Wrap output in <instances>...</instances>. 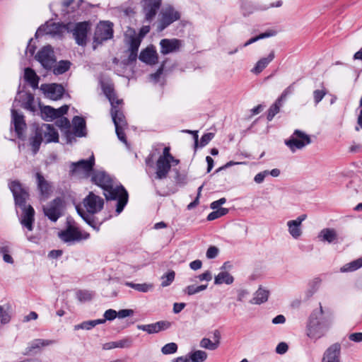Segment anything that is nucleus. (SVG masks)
<instances>
[{"label": "nucleus", "instance_id": "f257e3e1", "mask_svg": "<svg viewBox=\"0 0 362 362\" xmlns=\"http://www.w3.org/2000/svg\"><path fill=\"white\" fill-rule=\"evenodd\" d=\"M92 182L104 190L105 199L117 201L116 214L119 215L128 202V193L122 185L116 184L114 180L103 170L93 171Z\"/></svg>", "mask_w": 362, "mask_h": 362}, {"label": "nucleus", "instance_id": "f03ea898", "mask_svg": "<svg viewBox=\"0 0 362 362\" xmlns=\"http://www.w3.org/2000/svg\"><path fill=\"white\" fill-rule=\"evenodd\" d=\"M8 185L13 194L16 206L22 210V213L19 216L21 224L28 231H32L35 221V210L31 205L26 204V202L29 198L28 189L17 180L11 181Z\"/></svg>", "mask_w": 362, "mask_h": 362}, {"label": "nucleus", "instance_id": "7ed1b4c3", "mask_svg": "<svg viewBox=\"0 0 362 362\" xmlns=\"http://www.w3.org/2000/svg\"><path fill=\"white\" fill-rule=\"evenodd\" d=\"M103 90L111 105V116L115 127V132L118 139L127 144V141L124 129L127 126L125 117L122 110V100L117 98L113 88L110 85H103Z\"/></svg>", "mask_w": 362, "mask_h": 362}, {"label": "nucleus", "instance_id": "20e7f679", "mask_svg": "<svg viewBox=\"0 0 362 362\" xmlns=\"http://www.w3.org/2000/svg\"><path fill=\"white\" fill-rule=\"evenodd\" d=\"M324 314L321 304L318 310H314L309 317L306 327V335L312 340L317 341L323 337L332 325V319L320 317Z\"/></svg>", "mask_w": 362, "mask_h": 362}, {"label": "nucleus", "instance_id": "39448f33", "mask_svg": "<svg viewBox=\"0 0 362 362\" xmlns=\"http://www.w3.org/2000/svg\"><path fill=\"white\" fill-rule=\"evenodd\" d=\"M83 204L86 211L77 206L78 214L89 226L96 230H99V226L95 222L93 215L103 209L104 205L103 198L90 192L83 199Z\"/></svg>", "mask_w": 362, "mask_h": 362}, {"label": "nucleus", "instance_id": "423d86ee", "mask_svg": "<svg viewBox=\"0 0 362 362\" xmlns=\"http://www.w3.org/2000/svg\"><path fill=\"white\" fill-rule=\"evenodd\" d=\"M310 143L311 138L310 135L298 129H296L291 136L284 141L285 145L292 153L304 148Z\"/></svg>", "mask_w": 362, "mask_h": 362}, {"label": "nucleus", "instance_id": "0eeeda50", "mask_svg": "<svg viewBox=\"0 0 362 362\" xmlns=\"http://www.w3.org/2000/svg\"><path fill=\"white\" fill-rule=\"evenodd\" d=\"M180 13L173 6H164L160 13V18L158 25V30L163 31L170 25L180 18Z\"/></svg>", "mask_w": 362, "mask_h": 362}, {"label": "nucleus", "instance_id": "6e6552de", "mask_svg": "<svg viewBox=\"0 0 362 362\" xmlns=\"http://www.w3.org/2000/svg\"><path fill=\"white\" fill-rule=\"evenodd\" d=\"M60 239L66 243H74L82 240H87L90 235L86 232L81 231L78 228L69 225L67 228L59 233Z\"/></svg>", "mask_w": 362, "mask_h": 362}, {"label": "nucleus", "instance_id": "1a4fd4ad", "mask_svg": "<svg viewBox=\"0 0 362 362\" xmlns=\"http://www.w3.org/2000/svg\"><path fill=\"white\" fill-rule=\"evenodd\" d=\"M69 30L67 32H71L78 45L84 46L87 42V34L90 30V24L86 22H80L76 24L68 23Z\"/></svg>", "mask_w": 362, "mask_h": 362}, {"label": "nucleus", "instance_id": "9d476101", "mask_svg": "<svg viewBox=\"0 0 362 362\" xmlns=\"http://www.w3.org/2000/svg\"><path fill=\"white\" fill-rule=\"evenodd\" d=\"M69 26L67 24L62 25L53 22H47L44 25L37 29L35 36L38 37L43 35H49L52 37H61L65 31L69 30Z\"/></svg>", "mask_w": 362, "mask_h": 362}, {"label": "nucleus", "instance_id": "9b49d317", "mask_svg": "<svg viewBox=\"0 0 362 362\" xmlns=\"http://www.w3.org/2000/svg\"><path fill=\"white\" fill-rule=\"evenodd\" d=\"M179 163H174L171 160L158 158L155 165V172L151 176L152 180H163L168 177L173 166Z\"/></svg>", "mask_w": 362, "mask_h": 362}, {"label": "nucleus", "instance_id": "f8f14e48", "mask_svg": "<svg viewBox=\"0 0 362 362\" xmlns=\"http://www.w3.org/2000/svg\"><path fill=\"white\" fill-rule=\"evenodd\" d=\"M95 164L94 155L92 153L88 160H80L78 162L71 163L70 170L72 174L81 175L86 177H89Z\"/></svg>", "mask_w": 362, "mask_h": 362}, {"label": "nucleus", "instance_id": "ddd939ff", "mask_svg": "<svg viewBox=\"0 0 362 362\" xmlns=\"http://www.w3.org/2000/svg\"><path fill=\"white\" fill-rule=\"evenodd\" d=\"M43 211L51 221L56 222L63 214V201L56 198L43 207Z\"/></svg>", "mask_w": 362, "mask_h": 362}, {"label": "nucleus", "instance_id": "4468645a", "mask_svg": "<svg viewBox=\"0 0 362 362\" xmlns=\"http://www.w3.org/2000/svg\"><path fill=\"white\" fill-rule=\"evenodd\" d=\"M35 59L46 69H51L55 64L56 59L51 46H45L37 53Z\"/></svg>", "mask_w": 362, "mask_h": 362}, {"label": "nucleus", "instance_id": "2eb2a0df", "mask_svg": "<svg viewBox=\"0 0 362 362\" xmlns=\"http://www.w3.org/2000/svg\"><path fill=\"white\" fill-rule=\"evenodd\" d=\"M113 36L112 24L108 21L100 23L94 34V42L100 44L103 41L111 39Z\"/></svg>", "mask_w": 362, "mask_h": 362}, {"label": "nucleus", "instance_id": "dca6fc26", "mask_svg": "<svg viewBox=\"0 0 362 362\" xmlns=\"http://www.w3.org/2000/svg\"><path fill=\"white\" fill-rule=\"evenodd\" d=\"M141 6L145 20L151 22L161 6V0H141Z\"/></svg>", "mask_w": 362, "mask_h": 362}, {"label": "nucleus", "instance_id": "f3484780", "mask_svg": "<svg viewBox=\"0 0 362 362\" xmlns=\"http://www.w3.org/2000/svg\"><path fill=\"white\" fill-rule=\"evenodd\" d=\"M54 340L45 339H35L28 344L27 347L25 349L23 354L29 356L37 354L43 349V348L54 344Z\"/></svg>", "mask_w": 362, "mask_h": 362}, {"label": "nucleus", "instance_id": "a211bd4d", "mask_svg": "<svg viewBox=\"0 0 362 362\" xmlns=\"http://www.w3.org/2000/svg\"><path fill=\"white\" fill-rule=\"evenodd\" d=\"M307 216L302 214L294 220L288 221L286 226L289 235L295 240H298L303 234L302 223L306 219Z\"/></svg>", "mask_w": 362, "mask_h": 362}, {"label": "nucleus", "instance_id": "6ab92c4d", "mask_svg": "<svg viewBox=\"0 0 362 362\" xmlns=\"http://www.w3.org/2000/svg\"><path fill=\"white\" fill-rule=\"evenodd\" d=\"M182 45V41L177 38L162 39L160 41V53L163 55H166L179 52Z\"/></svg>", "mask_w": 362, "mask_h": 362}, {"label": "nucleus", "instance_id": "aec40b11", "mask_svg": "<svg viewBox=\"0 0 362 362\" xmlns=\"http://www.w3.org/2000/svg\"><path fill=\"white\" fill-rule=\"evenodd\" d=\"M37 130L45 143H57L59 141L58 132L52 124H42L40 127L37 128Z\"/></svg>", "mask_w": 362, "mask_h": 362}, {"label": "nucleus", "instance_id": "412c9836", "mask_svg": "<svg viewBox=\"0 0 362 362\" xmlns=\"http://www.w3.org/2000/svg\"><path fill=\"white\" fill-rule=\"evenodd\" d=\"M40 89L47 98L54 100L60 99L64 93V87L57 83L42 84Z\"/></svg>", "mask_w": 362, "mask_h": 362}, {"label": "nucleus", "instance_id": "4be33fe9", "mask_svg": "<svg viewBox=\"0 0 362 362\" xmlns=\"http://www.w3.org/2000/svg\"><path fill=\"white\" fill-rule=\"evenodd\" d=\"M69 110L68 105H63L59 108L54 109L50 106H45L41 109L42 117L47 121H52L66 114Z\"/></svg>", "mask_w": 362, "mask_h": 362}, {"label": "nucleus", "instance_id": "5701e85b", "mask_svg": "<svg viewBox=\"0 0 362 362\" xmlns=\"http://www.w3.org/2000/svg\"><path fill=\"white\" fill-rule=\"evenodd\" d=\"M11 123L13 124L15 132L19 139L23 138V132L26 127L24 117L14 108L11 109Z\"/></svg>", "mask_w": 362, "mask_h": 362}, {"label": "nucleus", "instance_id": "b1692460", "mask_svg": "<svg viewBox=\"0 0 362 362\" xmlns=\"http://www.w3.org/2000/svg\"><path fill=\"white\" fill-rule=\"evenodd\" d=\"M221 337V332L218 329H216L213 332V340L204 337L199 342V346L202 349L214 351L220 346Z\"/></svg>", "mask_w": 362, "mask_h": 362}, {"label": "nucleus", "instance_id": "393cba45", "mask_svg": "<svg viewBox=\"0 0 362 362\" xmlns=\"http://www.w3.org/2000/svg\"><path fill=\"white\" fill-rule=\"evenodd\" d=\"M170 322L166 321H159L155 323L148 325H138L137 329L146 332L148 334L158 333L161 330H165L170 327Z\"/></svg>", "mask_w": 362, "mask_h": 362}, {"label": "nucleus", "instance_id": "a878e982", "mask_svg": "<svg viewBox=\"0 0 362 362\" xmlns=\"http://www.w3.org/2000/svg\"><path fill=\"white\" fill-rule=\"evenodd\" d=\"M340 352V344H333L325 351L322 362H339Z\"/></svg>", "mask_w": 362, "mask_h": 362}, {"label": "nucleus", "instance_id": "bb28decb", "mask_svg": "<svg viewBox=\"0 0 362 362\" xmlns=\"http://www.w3.org/2000/svg\"><path fill=\"white\" fill-rule=\"evenodd\" d=\"M35 177L37 188L40 190L41 197L43 199H47L52 192L51 184L45 179L40 173H37Z\"/></svg>", "mask_w": 362, "mask_h": 362}, {"label": "nucleus", "instance_id": "cd10ccee", "mask_svg": "<svg viewBox=\"0 0 362 362\" xmlns=\"http://www.w3.org/2000/svg\"><path fill=\"white\" fill-rule=\"evenodd\" d=\"M317 239L322 243H335L338 240V234L334 228H325L319 232Z\"/></svg>", "mask_w": 362, "mask_h": 362}, {"label": "nucleus", "instance_id": "c85d7f7f", "mask_svg": "<svg viewBox=\"0 0 362 362\" xmlns=\"http://www.w3.org/2000/svg\"><path fill=\"white\" fill-rule=\"evenodd\" d=\"M13 252L12 244L6 240L0 242V255L3 261L9 264H14V259L11 254Z\"/></svg>", "mask_w": 362, "mask_h": 362}, {"label": "nucleus", "instance_id": "c756f323", "mask_svg": "<svg viewBox=\"0 0 362 362\" xmlns=\"http://www.w3.org/2000/svg\"><path fill=\"white\" fill-rule=\"evenodd\" d=\"M139 59L148 64H155L158 60L156 50L153 47H147L140 53Z\"/></svg>", "mask_w": 362, "mask_h": 362}, {"label": "nucleus", "instance_id": "7c9ffc66", "mask_svg": "<svg viewBox=\"0 0 362 362\" xmlns=\"http://www.w3.org/2000/svg\"><path fill=\"white\" fill-rule=\"evenodd\" d=\"M74 133L77 136H83L86 134V122L83 117L76 116L72 120Z\"/></svg>", "mask_w": 362, "mask_h": 362}, {"label": "nucleus", "instance_id": "2f4dec72", "mask_svg": "<svg viewBox=\"0 0 362 362\" xmlns=\"http://www.w3.org/2000/svg\"><path fill=\"white\" fill-rule=\"evenodd\" d=\"M269 292L263 288H259L254 294V297L250 303L255 305H260L268 300Z\"/></svg>", "mask_w": 362, "mask_h": 362}, {"label": "nucleus", "instance_id": "473e14b6", "mask_svg": "<svg viewBox=\"0 0 362 362\" xmlns=\"http://www.w3.org/2000/svg\"><path fill=\"white\" fill-rule=\"evenodd\" d=\"M274 52H272L267 57L260 59L252 69V71L255 74H259L274 59Z\"/></svg>", "mask_w": 362, "mask_h": 362}, {"label": "nucleus", "instance_id": "72a5a7b5", "mask_svg": "<svg viewBox=\"0 0 362 362\" xmlns=\"http://www.w3.org/2000/svg\"><path fill=\"white\" fill-rule=\"evenodd\" d=\"M25 80L29 83V84L33 88H36L39 83V77L37 76L34 70L30 68H26L24 71Z\"/></svg>", "mask_w": 362, "mask_h": 362}, {"label": "nucleus", "instance_id": "f704fd0d", "mask_svg": "<svg viewBox=\"0 0 362 362\" xmlns=\"http://www.w3.org/2000/svg\"><path fill=\"white\" fill-rule=\"evenodd\" d=\"M233 281V277L228 272H221L214 278V284L217 285L222 284H231Z\"/></svg>", "mask_w": 362, "mask_h": 362}, {"label": "nucleus", "instance_id": "c9c22d12", "mask_svg": "<svg viewBox=\"0 0 362 362\" xmlns=\"http://www.w3.org/2000/svg\"><path fill=\"white\" fill-rule=\"evenodd\" d=\"M105 323V320H88L84 321L81 324L76 325L74 326V329H86L90 330L98 325Z\"/></svg>", "mask_w": 362, "mask_h": 362}, {"label": "nucleus", "instance_id": "e433bc0d", "mask_svg": "<svg viewBox=\"0 0 362 362\" xmlns=\"http://www.w3.org/2000/svg\"><path fill=\"white\" fill-rule=\"evenodd\" d=\"M361 267H362V257L349 263L346 264L340 269V271L341 272H350L356 271L360 269Z\"/></svg>", "mask_w": 362, "mask_h": 362}, {"label": "nucleus", "instance_id": "4c0bfd02", "mask_svg": "<svg viewBox=\"0 0 362 362\" xmlns=\"http://www.w3.org/2000/svg\"><path fill=\"white\" fill-rule=\"evenodd\" d=\"M11 307L8 304L0 305V322L2 325L8 324L11 320Z\"/></svg>", "mask_w": 362, "mask_h": 362}, {"label": "nucleus", "instance_id": "58836bf2", "mask_svg": "<svg viewBox=\"0 0 362 362\" xmlns=\"http://www.w3.org/2000/svg\"><path fill=\"white\" fill-rule=\"evenodd\" d=\"M192 362H204L206 360L208 354L202 350H195L189 353Z\"/></svg>", "mask_w": 362, "mask_h": 362}, {"label": "nucleus", "instance_id": "ea45409f", "mask_svg": "<svg viewBox=\"0 0 362 362\" xmlns=\"http://www.w3.org/2000/svg\"><path fill=\"white\" fill-rule=\"evenodd\" d=\"M42 141L43 139L42 136L36 129L35 136L30 139V146L32 147V150L34 154L37 153V152L38 151Z\"/></svg>", "mask_w": 362, "mask_h": 362}, {"label": "nucleus", "instance_id": "a19ab883", "mask_svg": "<svg viewBox=\"0 0 362 362\" xmlns=\"http://www.w3.org/2000/svg\"><path fill=\"white\" fill-rule=\"evenodd\" d=\"M71 63L69 61L62 60L57 64L53 66V72L55 75H59L65 73L70 68Z\"/></svg>", "mask_w": 362, "mask_h": 362}, {"label": "nucleus", "instance_id": "79ce46f5", "mask_svg": "<svg viewBox=\"0 0 362 362\" xmlns=\"http://www.w3.org/2000/svg\"><path fill=\"white\" fill-rule=\"evenodd\" d=\"M55 124L58 127H59L62 130H64L65 132V133L66 134L67 136H69V129L71 127V124H70L69 120L66 117L61 116V117L57 118Z\"/></svg>", "mask_w": 362, "mask_h": 362}, {"label": "nucleus", "instance_id": "37998d69", "mask_svg": "<svg viewBox=\"0 0 362 362\" xmlns=\"http://www.w3.org/2000/svg\"><path fill=\"white\" fill-rule=\"evenodd\" d=\"M125 285L138 291L144 293L148 292L153 288V286L148 284H134L132 282H126Z\"/></svg>", "mask_w": 362, "mask_h": 362}, {"label": "nucleus", "instance_id": "c03bdc74", "mask_svg": "<svg viewBox=\"0 0 362 362\" xmlns=\"http://www.w3.org/2000/svg\"><path fill=\"white\" fill-rule=\"evenodd\" d=\"M208 284H202L200 286L189 285L185 288V292L189 295H194L199 292H202L207 288Z\"/></svg>", "mask_w": 362, "mask_h": 362}, {"label": "nucleus", "instance_id": "a18cd8bd", "mask_svg": "<svg viewBox=\"0 0 362 362\" xmlns=\"http://www.w3.org/2000/svg\"><path fill=\"white\" fill-rule=\"evenodd\" d=\"M215 211L211 212L208 216L207 220L208 221H214L216 218H218L221 216H225L228 213V209L226 208H220V209H216Z\"/></svg>", "mask_w": 362, "mask_h": 362}, {"label": "nucleus", "instance_id": "49530a36", "mask_svg": "<svg viewBox=\"0 0 362 362\" xmlns=\"http://www.w3.org/2000/svg\"><path fill=\"white\" fill-rule=\"evenodd\" d=\"M175 273L174 271H169L161 276V284L162 287H166L170 285L175 279Z\"/></svg>", "mask_w": 362, "mask_h": 362}, {"label": "nucleus", "instance_id": "de8ad7c7", "mask_svg": "<svg viewBox=\"0 0 362 362\" xmlns=\"http://www.w3.org/2000/svg\"><path fill=\"white\" fill-rule=\"evenodd\" d=\"M116 344L117 348L129 349L133 345V339L132 337H126L116 341Z\"/></svg>", "mask_w": 362, "mask_h": 362}, {"label": "nucleus", "instance_id": "09e8293b", "mask_svg": "<svg viewBox=\"0 0 362 362\" xmlns=\"http://www.w3.org/2000/svg\"><path fill=\"white\" fill-rule=\"evenodd\" d=\"M281 105L282 102H279V100L277 99L275 103L270 107L267 115V119L269 121L272 120L274 117L279 112Z\"/></svg>", "mask_w": 362, "mask_h": 362}, {"label": "nucleus", "instance_id": "8fccbe9b", "mask_svg": "<svg viewBox=\"0 0 362 362\" xmlns=\"http://www.w3.org/2000/svg\"><path fill=\"white\" fill-rule=\"evenodd\" d=\"M129 48L128 51H133V52H138L139 47L141 44V40L139 39V37H138L137 36L134 35L133 36H130L129 40Z\"/></svg>", "mask_w": 362, "mask_h": 362}, {"label": "nucleus", "instance_id": "3c124183", "mask_svg": "<svg viewBox=\"0 0 362 362\" xmlns=\"http://www.w3.org/2000/svg\"><path fill=\"white\" fill-rule=\"evenodd\" d=\"M25 109H27L31 112L35 110V106L34 105V96L31 93H26L25 102L23 104Z\"/></svg>", "mask_w": 362, "mask_h": 362}, {"label": "nucleus", "instance_id": "603ef678", "mask_svg": "<svg viewBox=\"0 0 362 362\" xmlns=\"http://www.w3.org/2000/svg\"><path fill=\"white\" fill-rule=\"evenodd\" d=\"M177 345L174 342L166 344L161 349L162 353L165 355L174 354L177 351Z\"/></svg>", "mask_w": 362, "mask_h": 362}, {"label": "nucleus", "instance_id": "864d4df0", "mask_svg": "<svg viewBox=\"0 0 362 362\" xmlns=\"http://www.w3.org/2000/svg\"><path fill=\"white\" fill-rule=\"evenodd\" d=\"M170 147L165 146L163 150L162 154L158 157L159 158L163 159H168L171 160L174 163H180V160L175 158L171 153H170Z\"/></svg>", "mask_w": 362, "mask_h": 362}, {"label": "nucleus", "instance_id": "5fc2aeb1", "mask_svg": "<svg viewBox=\"0 0 362 362\" xmlns=\"http://www.w3.org/2000/svg\"><path fill=\"white\" fill-rule=\"evenodd\" d=\"M93 294L88 291H79L77 293V298L81 302L88 301L92 299Z\"/></svg>", "mask_w": 362, "mask_h": 362}, {"label": "nucleus", "instance_id": "6e6d98bb", "mask_svg": "<svg viewBox=\"0 0 362 362\" xmlns=\"http://www.w3.org/2000/svg\"><path fill=\"white\" fill-rule=\"evenodd\" d=\"M273 35V33H269V32H266V33H262L256 37H252L250 38L248 41H247L243 46V47H247L255 42H257V40H261V39H264V38H266V37H269L270 36H272Z\"/></svg>", "mask_w": 362, "mask_h": 362}, {"label": "nucleus", "instance_id": "4d7b16f0", "mask_svg": "<svg viewBox=\"0 0 362 362\" xmlns=\"http://www.w3.org/2000/svg\"><path fill=\"white\" fill-rule=\"evenodd\" d=\"M327 94V90L325 88L321 90H315L313 92V98L315 104H318Z\"/></svg>", "mask_w": 362, "mask_h": 362}, {"label": "nucleus", "instance_id": "13d9d810", "mask_svg": "<svg viewBox=\"0 0 362 362\" xmlns=\"http://www.w3.org/2000/svg\"><path fill=\"white\" fill-rule=\"evenodd\" d=\"M117 316V312L112 309L107 310L104 313V319H100L101 320H105V322L107 320H113Z\"/></svg>", "mask_w": 362, "mask_h": 362}, {"label": "nucleus", "instance_id": "bf43d9fd", "mask_svg": "<svg viewBox=\"0 0 362 362\" xmlns=\"http://www.w3.org/2000/svg\"><path fill=\"white\" fill-rule=\"evenodd\" d=\"M214 137V133L204 134L201 138L200 144H199L200 146L204 147L206 145H207L212 140V139Z\"/></svg>", "mask_w": 362, "mask_h": 362}, {"label": "nucleus", "instance_id": "052dcab7", "mask_svg": "<svg viewBox=\"0 0 362 362\" xmlns=\"http://www.w3.org/2000/svg\"><path fill=\"white\" fill-rule=\"evenodd\" d=\"M294 90L293 84L287 87L281 93V96L278 98L279 102H282L286 99L287 95L291 94Z\"/></svg>", "mask_w": 362, "mask_h": 362}, {"label": "nucleus", "instance_id": "680f3d73", "mask_svg": "<svg viewBox=\"0 0 362 362\" xmlns=\"http://www.w3.org/2000/svg\"><path fill=\"white\" fill-rule=\"evenodd\" d=\"M268 176V173H267V170H264V171H262L259 173H257L255 177H254V181L257 183V184H261L264 182L265 177Z\"/></svg>", "mask_w": 362, "mask_h": 362}, {"label": "nucleus", "instance_id": "e2e57ef3", "mask_svg": "<svg viewBox=\"0 0 362 362\" xmlns=\"http://www.w3.org/2000/svg\"><path fill=\"white\" fill-rule=\"evenodd\" d=\"M218 249L215 246H211L208 248L206 255L208 259H214L218 255Z\"/></svg>", "mask_w": 362, "mask_h": 362}, {"label": "nucleus", "instance_id": "0e129e2a", "mask_svg": "<svg viewBox=\"0 0 362 362\" xmlns=\"http://www.w3.org/2000/svg\"><path fill=\"white\" fill-rule=\"evenodd\" d=\"M200 281H210L212 279V274L210 271H206L203 274L198 275L196 276Z\"/></svg>", "mask_w": 362, "mask_h": 362}, {"label": "nucleus", "instance_id": "69168bd1", "mask_svg": "<svg viewBox=\"0 0 362 362\" xmlns=\"http://www.w3.org/2000/svg\"><path fill=\"white\" fill-rule=\"evenodd\" d=\"M288 346L286 343L281 342L277 345L276 352L279 354H284L288 351Z\"/></svg>", "mask_w": 362, "mask_h": 362}, {"label": "nucleus", "instance_id": "338daca9", "mask_svg": "<svg viewBox=\"0 0 362 362\" xmlns=\"http://www.w3.org/2000/svg\"><path fill=\"white\" fill-rule=\"evenodd\" d=\"M133 313H134L133 310L123 309V310H119V312H117V317L119 318H124V317L132 315Z\"/></svg>", "mask_w": 362, "mask_h": 362}, {"label": "nucleus", "instance_id": "774afa93", "mask_svg": "<svg viewBox=\"0 0 362 362\" xmlns=\"http://www.w3.org/2000/svg\"><path fill=\"white\" fill-rule=\"evenodd\" d=\"M349 339L355 342H361L362 341V332L352 333L349 336Z\"/></svg>", "mask_w": 362, "mask_h": 362}]
</instances>
